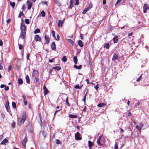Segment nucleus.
Returning a JSON list of instances; mask_svg holds the SVG:
<instances>
[{
  "label": "nucleus",
  "mask_w": 149,
  "mask_h": 149,
  "mask_svg": "<svg viewBox=\"0 0 149 149\" xmlns=\"http://www.w3.org/2000/svg\"><path fill=\"white\" fill-rule=\"evenodd\" d=\"M20 29L21 31V33L20 34V37L22 38H24L26 36V27L25 25L23 20H22V23L20 26Z\"/></svg>",
  "instance_id": "nucleus-1"
},
{
  "label": "nucleus",
  "mask_w": 149,
  "mask_h": 149,
  "mask_svg": "<svg viewBox=\"0 0 149 149\" xmlns=\"http://www.w3.org/2000/svg\"><path fill=\"white\" fill-rule=\"evenodd\" d=\"M26 119V116L25 113H23L22 115V118L21 120L20 123L22 124L25 121Z\"/></svg>",
  "instance_id": "nucleus-2"
},
{
  "label": "nucleus",
  "mask_w": 149,
  "mask_h": 149,
  "mask_svg": "<svg viewBox=\"0 0 149 149\" xmlns=\"http://www.w3.org/2000/svg\"><path fill=\"white\" fill-rule=\"evenodd\" d=\"M32 77L34 78H37L38 77V72L35 70L33 72Z\"/></svg>",
  "instance_id": "nucleus-3"
},
{
  "label": "nucleus",
  "mask_w": 149,
  "mask_h": 149,
  "mask_svg": "<svg viewBox=\"0 0 149 149\" xmlns=\"http://www.w3.org/2000/svg\"><path fill=\"white\" fill-rule=\"evenodd\" d=\"M112 59L113 61H114L115 62H118L119 60V58L117 55L116 54H114L113 56Z\"/></svg>",
  "instance_id": "nucleus-4"
},
{
  "label": "nucleus",
  "mask_w": 149,
  "mask_h": 149,
  "mask_svg": "<svg viewBox=\"0 0 149 149\" xmlns=\"http://www.w3.org/2000/svg\"><path fill=\"white\" fill-rule=\"evenodd\" d=\"M143 126V124L141 123H139V125H137L136 126V129L139 131H141L142 128Z\"/></svg>",
  "instance_id": "nucleus-5"
},
{
  "label": "nucleus",
  "mask_w": 149,
  "mask_h": 149,
  "mask_svg": "<svg viewBox=\"0 0 149 149\" xmlns=\"http://www.w3.org/2000/svg\"><path fill=\"white\" fill-rule=\"evenodd\" d=\"M75 137L76 140H80L81 139V138L80 136V134L78 132H77L75 135Z\"/></svg>",
  "instance_id": "nucleus-6"
},
{
  "label": "nucleus",
  "mask_w": 149,
  "mask_h": 149,
  "mask_svg": "<svg viewBox=\"0 0 149 149\" xmlns=\"http://www.w3.org/2000/svg\"><path fill=\"white\" fill-rule=\"evenodd\" d=\"M143 12L144 13H146L147 10H149V8L148 7V5L147 4H145L143 7Z\"/></svg>",
  "instance_id": "nucleus-7"
},
{
  "label": "nucleus",
  "mask_w": 149,
  "mask_h": 149,
  "mask_svg": "<svg viewBox=\"0 0 149 149\" xmlns=\"http://www.w3.org/2000/svg\"><path fill=\"white\" fill-rule=\"evenodd\" d=\"M35 39L36 41L40 42L41 40V38L38 35H36L35 36Z\"/></svg>",
  "instance_id": "nucleus-8"
},
{
  "label": "nucleus",
  "mask_w": 149,
  "mask_h": 149,
  "mask_svg": "<svg viewBox=\"0 0 149 149\" xmlns=\"http://www.w3.org/2000/svg\"><path fill=\"white\" fill-rule=\"evenodd\" d=\"M26 4L28 5V9H30L32 6V3L31 2H30L29 1H26Z\"/></svg>",
  "instance_id": "nucleus-9"
},
{
  "label": "nucleus",
  "mask_w": 149,
  "mask_h": 149,
  "mask_svg": "<svg viewBox=\"0 0 149 149\" xmlns=\"http://www.w3.org/2000/svg\"><path fill=\"white\" fill-rule=\"evenodd\" d=\"M27 141V139L26 137H25L22 141V145L25 148H26V144Z\"/></svg>",
  "instance_id": "nucleus-10"
},
{
  "label": "nucleus",
  "mask_w": 149,
  "mask_h": 149,
  "mask_svg": "<svg viewBox=\"0 0 149 149\" xmlns=\"http://www.w3.org/2000/svg\"><path fill=\"white\" fill-rule=\"evenodd\" d=\"M102 138V136H100L97 140V143L99 146H101L102 145L100 143V141Z\"/></svg>",
  "instance_id": "nucleus-11"
},
{
  "label": "nucleus",
  "mask_w": 149,
  "mask_h": 149,
  "mask_svg": "<svg viewBox=\"0 0 149 149\" xmlns=\"http://www.w3.org/2000/svg\"><path fill=\"white\" fill-rule=\"evenodd\" d=\"M5 107L7 111L8 112H10V109L9 106V103L8 101L6 103Z\"/></svg>",
  "instance_id": "nucleus-12"
},
{
  "label": "nucleus",
  "mask_w": 149,
  "mask_h": 149,
  "mask_svg": "<svg viewBox=\"0 0 149 149\" xmlns=\"http://www.w3.org/2000/svg\"><path fill=\"white\" fill-rule=\"evenodd\" d=\"M45 38L46 41V42L47 44H48L49 42V36L46 35H45Z\"/></svg>",
  "instance_id": "nucleus-13"
},
{
  "label": "nucleus",
  "mask_w": 149,
  "mask_h": 149,
  "mask_svg": "<svg viewBox=\"0 0 149 149\" xmlns=\"http://www.w3.org/2000/svg\"><path fill=\"white\" fill-rule=\"evenodd\" d=\"M63 23V21H62V20H59L58 21V27H62V24Z\"/></svg>",
  "instance_id": "nucleus-14"
},
{
  "label": "nucleus",
  "mask_w": 149,
  "mask_h": 149,
  "mask_svg": "<svg viewBox=\"0 0 149 149\" xmlns=\"http://www.w3.org/2000/svg\"><path fill=\"white\" fill-rule=\"evenodd\" d=\"M51 48L53 50H54L56 49V45L55 42H53L51 45Z\"/></svg>",
  "instance_id": "nucleus-15"
},
{
  "label": "nucleus",
  "mask_w": 149,
  "mask_h": 149,
  "mask_svg": "<svg viewBox=\"0 0 149 149\" xmlns=\"http://www.w3.org/2000/svg\"><path fill=\"white\" fill-rule=\"evenodd\" d=\"M88 147L89 149H91L92 148V146L93 145V143L91 141H88Z\"/></svg>",
  "instance_id": "nucleus-16"
},
{
  "label": "nucleus",
  "mask_w": 149,
  "mask_h": 149,
  "mask_svg": "<svg viewBox=\"0 0 149 149\" xmlns=\"http://www.w3.org/2000/svg\"><path fill=\"white\" fill-rule=\"evenodd\" d=\"M44 90V93L45 95H46L47 94V93L49 92L48 90L47 89L46 87L45 86H43Z\"/></svg>",
  "instance_id": "nucleus-17"
},
{
  "label": "nucleus",
  "mask_w": 149,
  "mask_h": 149,
  "mask_svg": "<svg viewBox=\"0 0 149 149\" xmlns=\"http://www.w3.org/2000/svg\"><path fill=\"white\" fill-rule=\"evenodd\" d=\"M26 83L28 84H30V80L29 77L28 75H26Z\"/></svg>",
  "instance_id": "nucleus-18"
},
{
  "label": "nucleus",
  "mask_w": 149,
  "mask_h": 149,
  "mask_svg": "<svg viewBox=\"0 0 149 149\" xmlns=\"http://www.w3.org/2000/svg\"><path fill=\"white\" fill-rule=\"evenodd\" d=\"M118 41V37L117 36H115L113 38V41L114 43H117Z\"/></svg>",
  "instance_id": "nucleus-19"
},
{
  "label": "nucleus",
  "mask_w": 149,
  "mask_h": 149,
  "mask_svg": "<svg viewBox=\"0 0 149 149\" xmlns=\"http://www.w3.org/2000/svg\"><path fill=\"white\" fill-rule=\"evenodd\" d=\"M69 117L71 118H77V116L73 114H69Z\"/></svg>",
  "instance_id": "nucleus-20"
},
{
  "label": "nucleus",
  "mask_w": 149,
  "mask_h": 149,
  "mask_svg": "<svg viewBox=\"0 0 149 149\" xmlns=\"http://www.w3.org/2000/svg\"><path fill=\"white\" fill-rule=\"evenodd\" d=\"M78 44L79 46L80 47H82L84 46L82 41L81 40H79L78 41Z\"/></svg>",
  "instance_id": "nucleus-21"
},
{
  "label": "nucleus",
  "mask_w": 149,
  "mask_h": 149,
  "mask_svg": "<svg viewBox=\"0 0 149 149\" xmlns=\"http://www.w3.org/2000/svg\"><path fill=\"white\" fill-rule=\"evenodd\" d=\"M106 105V104H104V103H102L98 104L97 106L99 107H101Z\"/></svg>",
  "instance_id": "nucleus-22"
},
{
  "label": "nucleus",
  "mask_w": 149,
  "mask_h": 149,
  "mask_svg": "<svg viewBox=\"0 0 149 149\" xmlns=\"http://www.w3.org/2000/svg\"><path fill=\"white\" fill-rule=\"evenodd\" d=\"M8 141V140L7 139H4L2 142L1 143V145H4L5 143H7Z\"/></svg>",
  "instance_id": "nucleus-23"
},
{
  "label": "nucleus",
  "mask_w": 149,
  "mask_h": 149,
  "mask_svg": "<svg viewBox=\"0 0 149 149\" xmlns=\"http://www.w3.org/2000/svg\"><path fill=\"white\" fill-rule=\"evenodd\" d=\"M18 84H22L23 83V81L22 79L20 78H19L18 80Z\"/></svg>",
  "instance_id": "nucleus-24"
},
{
  "label": "nucleus",
  "mask_w": 149,
  "mask_h": 149,
  "mask_svg": "<svg viewBox=\"0 0 149 149\" xmlns=\"http://www.w3.org/2000/svg\"><path fill=\"white\" fill-rule=\"evenodd\" d=\"M73 61L75 64L77 63V56H74L73 58Z\"/></svg>",
  "instance_id": "nucleus-25"
},
{
  "label": "nucleus",
  "mask_w": 149,
  "mask_h": 149,
  "mask_svg": "<svg viewBox=\"0 0 149 149\" xmlns=\"http://www.w3.org/2000/svg\"><path fill=\"white\" fill-rule=\"evenodd\" d=\"M74 66L75 68L77 69H80L82 67V65H80L79 66H78L77 65H74Z\"/></svg>",
  "instance_id": "nucleus-26"
},
{
  "label": "nucleus",
  "mask_w": 149,
  "mask_h": 149,
  "mask_svg": "<svg viewBox=\"0 0 149 149\" xmlns=\"http://www.w3.org/2000/svg\"><path fill=\"white\" fill-rule=\"evenodd\" d=\"M55 2L58 6H61V3L58 0H55Z\"/></svg>",
  "instance_id": "nucleus-27"
},
{
  "label": "nucleus",
  "mask_w": 149,
  "mask_h": 149,
  "mask_svg": "<svg viewBox=\"0 0 149 149\" xmlns=\"http://www.w3.org/2000/svg\"><path fill=\"white\" fill-rule=\"evenodd\" d=\"M10 5L13 7V8H14L15 4V3L14 2H12L11 1H10Z\"/></svg>",
  "instance_id": "nucleus-28"
},
{
  "label": "nucleus",
  "mask_w": 149,
  "mask_h": 149,
  "mask_svg": "<svg viewBox=\"0 0 149 149\" xmlns=\"http://www.w3.org/2000/svg\"><path fill=\"white\" fill-rule=\"evenodd\" d=\"M68 41L71 44L72 46H73V41L71 39H67Z\"/></svg>",
  "instance_id": "nucleus-29"
},
{
  "label": "nucleus",
  "mask_w": 149,
  "mask_h": 149,
  "mask_svg": "<svg viewBox=\"0 0 149 149\" xmlns=\"http://www.w3.org/2000/svg\"><path fill=\"white\" fill-rule=\"evenodd\" d=\"M62 61L63 62H66L67 61V59L66 58V57L65 56H63L62 59Z\"/></svg>",
  "instance_id": "nucleus-30"
},
{
  "label": "nucleus",
  "mask_w": 149,
  "mask_h": 149,
  "mask_svg": "<svg viewBox=\"0 0 149 149\" xmlns=\"http://www.w3.org/2000/svg\"><path fill=\"white\" fill-rule=\"evenodd\" d=\"M53 69L57 70H59L61 69V67L59 66H57L53 67Z\"/></svg>",
  "instance_id": "nucleus-31"
},
{
  "label": "nucleus",
  "mask_w": 149,
  "mask_h": 149,
  "mask_svg": "<svg viewBox=\"0 0 149 149\" xmlns=\"http://www.w3.org/2000/svg\"><path fill=\"white\" fill-rule=\"evenodd\" d=\"M40 30L38 29H36L34 31V33L35 34H36L37 33H40Z\"/></svg>",
  "instance_id": "nucleus-32"
},
{
  "label": "nucleus",
  "mask_w": 149,
  "mask_h": 149,
  "mask_svg": "<svg viewBox=\"0 0 149 149\" xmlns=\"http://www.w3.org/2000/svg\"><path fill=\"white\" fill-rule=\"evenodd\" d=\"M12 106L14 108H16V104L15 102H12Z\"/></svg>",
  "instance_id": "nucleus-33"
},
{
  "label": "nucleus",
  "mask_w": 149,
  "mask_h": 149,
  "mask_svg": "<svg viewBox=\"0 0 149 149\" xmlns=\"http://www.w3.org/2000/svg\"><path fill=\"white\" fill-rule=\"evenodd\" d=\"M109 47V44L106 43L104 46V47L106 48L107 49H108Z\"/></svg>",
  "instance_id": "nucleus-34"
},
{
  "label": "nucleus",
  "mask_w": 149,
  "mask_h": 149,
  "mask_svg": "<svg viewBox=\"0 0 149 149\" xmlns=\"http://www.w3.org/2000/svg\"><path fill=\"white\" fill-rule=\"evenodd\" d=\"M41 15H42V17H44L45 16V13L43 11H42L41 12Z\"/></svg>",
  "instance_id": "nucleus-35"
},
{
  "label": "nucleus",
  "mask_w": 149,
  "mask_h": 149,
  "mask_svg": "<svg viewBox=\"0 0 149 149\" xmlns=\"http://www.w3.org/2000/svg\"><path fill=\"white\" fill-rule=\"evenodd\" d=\"M52 33L53 37L54 38H56L55 31H52Z\"/></svg>",
  "instance_id": "nucleus-36"
},
{
  "label": "nucleus",
  "mask_w": 149,
  "mask_h": 149,
  "mask_svg": "<svg viewBox=\"0 0 149 149\" xmlns=\"http://www.w3.org/2000/svg\"><path fill=\"white\" fill-rule=\"evenodd\" d=\"M24 21L25 23L27 24H29V19H25L24 20Z\"/></svg>",
  "instance_id": "nucleus-37"
},
{
  "label": "nucleus",
  "mask_w": 149,
  "mask_h": 149,
  "mask_svg": "<svg viewBox=\"0 0 149 149\" xmlns=\"http://www.w3.org/2000/svg\"><path fill=\"white\" fill-rule=\"evenodd\" d=\"M34 81L37 83V84H38L39 83V79H38V77L37 78H34Z\"/></svg>",
  "instance_id": "nucleus-38"
},
{
  "label": "nucleus",
  "mask_w": 149,
  "mask_h": 149,
  "mask_svg": "<svg viewBox=\"0 0 149 149\" xmlns=\"http://www.w3.org/2000/svg\"><path fill=\"white\" fill-rule=\"evenodd\" d=\"M24 15L23 13V12L20 11V13L18 17L19 18L21 17L22 15Z\"/></svg>",
  "instance_id": "nucleus-39"
},
{
  "label": "nucleus",
  "mask_w": 149,
  "mask_h": 149,
  "mask_svg": "<svg viewBox=\"0 0 149 149\" xmlns=\"http://www.w3.org/2000/svg\"><path fill=\"white\" fill-rule=\"evenodd\" d=\"M19 49H23V46L21 44H19Z\"/></svg>",
  "instance_id": "nucleus-40"
},
{
  "label": "nucleus",
  "mask_w": 149,
  "mask_h": 149,
  "mask_svg": "<svg viewBox=\"0 0 149 149\" xmlns=\"http://www.w3.org/2000/svg\"><path fill=\"white\" fill-rule=\"evenodd\" d=\"M142 74L140 76L139 78L137 79L136 81H139L142 79V77H141Z\"/></svg>",
  "instance_id": "nucleus-41"
},
{
  "label": "nucleus",
  "mask_w": 149,
  "mask_h": 149,
  "mask_svg": "<svg viewBox=\"0 0 149 149\" xmlns=\"http://www.w3.org/2000/svg\"><path fill=\"white\" fill-rule=\"evenodd\" d=\"M24 104L25 105H26L27 104V102L25 100V99L24 97Z\"/></svg>",
  "instance_id": "nucleus-42"
},
{
  "label": "nucleus",
  "mask_w": 149,
  "mask_h": 149,
  "mask_svg": "<svg viewBox=\"0 0 149 149\" xmlns=\"http://www.w3.org/2000/svg\"><path fill=\"white\" fill-rule=\"evenodd\" d=\"M15 122H13L11 123V126L12 127L14 128L15 126Z\"/></svg>",
  "instance_id": "nucleus-43"
},
{
  "label": "nucleus",
  "mask_w": 149,
  "mask_h": 149,
  "mask_svg": "<svg viewBox=\"0 0 149 149\" xmlns=\"http://www.w3.org/2000/svg\"><path fill=\"white\" fill-rule=\"evenodd\" d=\"M122 0H118L116 1V3L115 4V5L116 6L119 3H120L121 1Z\"/></svg>",
  "instance_id": "nucleus-44"
},
{
  "label": "nucleus",
  "mask_w": 149,
  "mask_h": 149,
  "mask_svg": "<svg viewBox=\"0 0 149 149\" xmlns=\"http://www.w3.org/2000/svg\"><path fill=\"white\" fill-rule=\"evenodd\" d=\"M93 6V4L91 3H90L89 4V6L88 7L90 9H91Z\"/></svg>",
  "instance_id": "nucleus-45"
},
{
  "label": "nucleus",
  "mask_w": 149,
  "mask_h": 149,
  "mask_svg": "<svg viewBox=\"0 0 149 149\" xmlns=\"http://www.w3.org/2000/svg\"><path fill=\"white\" fill-rule=\"evenodd\" d=\"M59 37H60L59 36V35H57L56 38H55L56 39V40H59Z\"/></svg>",
  "instance_id": "nucleus-46"
},
{
  "label": "nucleus",
  "mask_w": 149,
  "mask_h": 149,
  "mask_svg": "<svg viewBox=\"0 0 149 149\" xmlns=\"http://www.w3.org/2000/svg\"><path fill=\"white\" fill-rule=\"evenodd\" d=\"M118 148V146L117 145V144L116 142L115 144V149H117Z\"/></svg>",
  "instance_id": "nucleus-47"
},
{
  "label": "nucleus",
  "mask_w": 149,
  "mask_h": 149,
  "mask_svg": "<svg viewBox=\"0 0 149 149\" xmlns=\"http://www.w3.org/2000/svg\"><path fill=\"white\" fill-rule=\"evenodd\" d=\"M4 89L6 91H8L9 89V88L8 86H6V87H5Z\"/></svg>",
  "instance_id": "nucleus-48"
},
{
  "label": "nucleus",
  "mask_w": 149,
  "mask_h": 149,
  "mask_svg": "<svg viewBox=\"0 0 149 149\" xmlns=\"http://www.w3.org/2000/svg\"><path fill=\"white\" fill-rule=\"evenodd\" d=\"M75 88L76 89H80L81 88V87L79 86V85H76L75 86Z\"/></svg>",
  "instance_id": "nucleus-49"
},
{
  "label": "nucleus",
  "mask_w": 149,
  "mask_h": 149,
  "mask_svg": "<svg viewBox=\"0 0 149 149\" xmlns=\"http://www.w3.org/2000/svg\"><path fill=\"white\" fill-rule=\"evenodd\" d=\"M11 69V66L10 65L8 68V71L9 72Z\"/></svg>",
  "instance_id": "nucleus-50"
},
{
  "label": "nucleus",
  "mask_w": 149,
  "mask_h": 149,
  "mask_svg": "<svg viewBox=\"0 0 149 149\" xmlns=\"http://www.w3.org/2000/svg\"><path fill=\"white\" fill-rule=\"evenodd\" d=\"M56 143L58 144H60L61 143L60 141L58 140H56Z\"/></svg>",
  "instance_id": "nucleus-51"
},
{
  "label": "nucleus",
  "mask_w": 149,
  "mask_h": 149,
  "mask_svg": "<svg viewBox=\"0 0 149 149\" xmlns=\"http://www.w3.org/2000/svg\"><path fill=\"white\" fill-rule=\"evenodd\" d=\"M94 88L97 91L98 89L99 88V87L98 86V85H96L95 86Z\"/></svg>",
  "instance_id": "nucleus-52"
},
{
  "label": "nucleus",
  "mask_w": 149,
  "mask_h": 149,
  "mask_svg": "<svg viewBox=\"0 0 149 149\" xmlns=\"http://www.w3.org/2000/svg\"><path fill=\"white\" fill-rule=\"evenodd\" d=\"M5 87H6V85L4 84H1L0 86V87L2 88Z\"/></svg>",
  "instance_id": "nucleus-53"
},
{
  "label": "nucleus",
  "mask_w": 149,
  "mask_h": 149,
  "mask_svg": "<svg viewBox=\"0 0 149 149\" xmlns=\"http://www.w3.org/2000/svg\"><path fill=\"white\" fill-rule=\"evenodd\" d=\"M86 106H85L83 109V111L84 112H85L86 111Z\"/></svg>",
  "instance_id": "nucleus-54"
},
{
  "label": "nucleus",
  "mask_w": 149,
  "mask_h": 149,
  "mask_svg": "<svg viewBox=\"0 0 149 149\" xmlns=\"http://www.w3.org/2000/svg\"><path fill=\"white\" fill-rule=\"evenodd\" d=\"M75 4L76 5H77L79 4V1H75Z\"/></svg>",
  "instance_id": "nucleus-55"
},
{
  "label": "nucleus",
  "mask_w": 149,
  "mask_h": 149,
  "mask_svg": "<svg viewBox=\"0 0 149 149\" xmlns=\"http://www.w3.org/2000/svg\"><path fill=\"white\" fill-rule=\"evenodd\" d=\"M10 21H11L10 19H8L6 21V22L8 24L10 22Z\"/></svg>",
  "instance_id": "nucleus-56"
},
{
  "label": "nucleus",
  "mask_w": 149,
  "mask_h": 149,
  "mask_svg": "<svg viewBox=\"0 0 149 149\" xmlns=\"http://www.w3.org/2000/svg\"><path fill=\"white\" fill-rule=\"evenodd\" d=\"M47 2L46 1H43L42 2V3L43 4H47Z\"/></svg>",
  "instance_id": "nucleus-57"
},
{
  "label": "nucleus",
  "mask_w": 149,
  "mask_h": 149,
  "mask_svg": "<svg viewBox=\"0 0 149 149\" xmlns=\"http://www.w3.org/2000/svg\"><path fill=\"white\" fill-rule=\"evenodd\" d=\"M3 42L1 40H0V46H1L3 45Z\"/></svg>",
  "instance_id": "nucleus-58"
},
{
  "label": "nucleus",
  "mask_w": 149,
  "mask_h": 149,
  "mask_svg": "<svg viewBox=\"0 0 149 149\" xmlns=\"http://www.w3.org/2000/svg\"><path fill=\"white\" fill-rule=\"evenodd\" d=\"M3 69V67L1 65V63H0V69L1 70H2Z\"/></svg>",
  "instance_id": "nucleus-59"
},
{
  "label": "nucleus",
  "mask_w": 149,
  "mask_h": 149,
  "mask_svg": "<svg viewBox=\"0 0 149 149\" xmlns=\"http://www.w3.org/2000/svg\"><path fill=\"white\" fill-rule=\"evenodd\" d=\"M106 1L105 0H103V4L104 5L106 3Z\"/></svg>",
  "instance_id": "nucleus-60"
},
{
  "label": "nucleus",
  "mask_w": 149,
  "mask_h": 149,
  "mask_svg": "<svg viewBox=\"0 0 149 149\" xmlns=\"http://www.w3.org/2000/svg\"><path fill=\"white\" fill-rule=\"evenodd\" d=\"M80 38H81V40H83V35H82V34H80Z\"/></svg>",
  "instance_id": "nucleus-61"
},
{
  "label": "nucleus",
  "mask_w": 149,
  "mask_h": 149,
  "mask_svg": "<svg viewBox=\"0 0 149 149\" xmlns=\"http://www.w3.org/2000/svg\"><path fill=\"white\" fill-rule=\"evenodd\" d=\"M73 5V4L70 3V8H71Z\"/></svg>",
  "instance_id": "nucleus-62"
},
{
  "label": "nucleus",
  "mask_w": 149,
  "mask_h": 149,
  "mask_svg": "<svg viewBox=\"0 0 149 149\" xmlns=\"http://www.w3.org/2000/svg\"><path fill=\"white\" fill-rule=\"evenodd\" d=\"M86 12V10L85 9L83 10L82 12V13L85 14Z\"/></svg>",
  "instance_id": "nucleus-63"
},
{
  "label": "nucleus",
  "mask_w": 149,
  "mask_h": 149,
  "mask_svg": "<svg viewBox=\"0 0 149 149\" xmlns=\"http://www.w3.org/2000/svg\"><path fill=\"white\" fill-rule=\"evenodd\" d=\"M25 8V6L24 5H23L22 6V9L23 10L24 8Z\"/></svg>",
  "instance_id": "nucleus-64"
}]
</instances>
